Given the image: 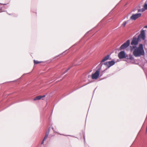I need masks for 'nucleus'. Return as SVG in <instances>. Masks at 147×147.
<instances>
[{
    "mask_svg": "<svg viewBox=\"0 0 147 147\" xmlns=\"http://www.w3.org/2000/svg\"><path fill=\"white\" fill-rule=\"evenodd\" d=\"M129 48L130 51L132 52L133 55L136 57H140L144 55V51L142 44H140L138 47L136 46H130Z\"/></svg>",
    "mask_w": 147,
    "mask_h": 147,
    "instance_id": "obj_1",
    "label": "nucleus"
},
{
    "mask_svg": "<svg viewBox=\"0 0 147 147\" xmlns=\"http://www.w3.org/2000/svg\"><path fill=\"white\" fill-rule=\"evenodd\" d=\"M145 38V31L144 30H142L138 38L140 41L141 40H144Z\"/></svg>",
    "mask_w": 147,
    "mask_h": 147,
    "instance_id": "obj_2",
    "label": "nucleus"
},
{
    "mask_svg": "<svg viewBox=\"0 0 147 147\" xmlns=\"http://www.w3.org/2000/svg\"><path fill=\"white\" fill-rule=\"evenodd\" d=\"M130 42V40H127L121 46L120 48V50H122L127 48L129 45Z\"/></svg>",
    "mask_w": 147,
    "mask_h": 147,
    "instance_id": "obj_3",
    "label": "nucleus"
},
{
    "mask_svg": "<svg viewBox=\"0 0 147 147\" xmlns=\"http://www.w3.org/2000/svg\"><path fill=\"white\" fill-rule=\"evenodd\" d=\"M99 75L100 71L97 70L94 73L92 74L91 78L93 80H97L99 77Z\"/></svg>",
    "mask_w": 147,
    "mask_h": 147,
    "instance_id": "obj_4",
    "label": "nucleus"
},
{
    "mask_svg": "<svg viewBox=\"0 0 147 147\" xmlns=\"http://www.w3.org/2000/svg\"><path fill=\"white\" fill-rule=\"evenodd\" d=\"M140 40L138 38L135 37H133V39L131 42V45H134V46H136L138 44V42Z\"/></svg>",
    "mask_w": 147,
    "mask_h": 147,
    "instance_id": "obj_5",
    "label": "nucleus"
},
{
    "mask_svg": "<svg viewBox=\"0 0 147 147\" xmlns=\"http://www.w3.org/2000/svg\"><path fill=\"white\" fill-rule=\"evenodd\" d=\"M141 14L140 13L133 14L130 18V19L132 20H135L141 16Z\"/></svg>",
    "mask_w": 147,
    "mask_h": 147,
    "instance_id": "obj_6",
    "label": "nucleus"
},
{
    "mask_svg": "<svg viewBox=\"0 0 147 147\" xmlns=\"http://www.w3.org/2000/svg\"><path fill=\"white\" fill-rule=\"evenodd\" d=\"M115 63V62L113 61H111L109 62L105 63L104 64L106 65L108 68L114 65Z\"/></svg>",
    "mask_w": 147,
    "mask_h": 147,
    "instance_id": "obj_7",
    "label": "nucleus"
},
{
    "mask_svg": "<svg viewBox=\"0 0 147 147\" xmlns=\"http://www.w3.org/2000/svg\"><path fill=\"white\" fill-rule=\"evenodd\" d=\"M125 53L124 51H120L118 54V56L120 59H122L124 58Z\"/></svg>",
    "mask_w": 147,
    "mask_h": 147,
    "instance_id": "obj_8",
    "label": "nucleus"
},
{
    "mask_svg": "<svg viewBox=\"0 0 147 147\" xmlns=\"http://www.w3.org/2000/svg\"><path fill=\"white\" fill-rule=\"evenodd\" d=\"M146 9H147V4L146 2H145L144 5V8L141 9H138V12H143Z\"/></svg>",
    "mask_w": 147,
    "mask_h": 147,
    "instance_id": "obj_9",
    "label": "nucleus"
},
{
    "mask_svg": "<svg viewBox=\"0 0 147 147\" xmlns=\"http://www.w3.org/2000/svg\"><path fill=\"white\" fill-rule=\"evenodd\" d=\"M45 95H44L43 96H37L35 97L33 99L34 100H40L42 98L45 97Z\"/></svg>",
    "mask_w": 147,
    "mask_h": 147,
    "instance_id": "obj_10",
    "label": "nucleus"
},
{
    "mask_svg": "<svg viewBox=\"0 0 147 147\" xmlns=\"http://www.w3.org/2000/svg\"><path fill=\"white\" fill-rule=\"evenodd\" d=\"M109 55H107L102 59V60L101 61V63H102L105 61L109 59Z\"/></svg>",
    "mask_w": 147,
    "mask_h": 147,
    "instance_id": "obj_11",
    "label": "nucleus"
},
{
    "mask_svg": "<svg viewBox=\"0 0 147 147\" xmlns=\"http://www.w3.org/2000/svg\"><path fill=\"white\" fill-rule=\"evenodd\" d=\"M49 131L48 132H47L46 133V134H45V136L43 140L42 141V142L41 143V144H43V143H44V142L45 140L47 138V137H48V136L49 134Z\"/></svg>",
    "mask_w": 147,
    "mask_h": 147,
    "instance_id": "obj_12",
    "label": "nucleus"
},
{
    "mask_svg": "<svg viewBox=\"0 0 147 147\" xmlns=\"http://www.w3.org/2000/svg\"><path fill=\"white\" fill-rule=\"evenodd\" d=\"M42 62V61H38L36 60H34V63L35 65L37 64Z\"/></svg>",
    "mask_w": 147,
    "mask_h": 147,
    "instance_id": "obj_13",
    "label": "nucleus"
},
{
    "mask_svg": "<svg viewBox=\"0 0 147 147\" xmlns=\"http://www.w3.org/2000/svg\"><path fill=\"white\" fill-rule=\"evenodd\" d=\"M134 59V58L133 57V56L131 54L129 55V59H130V60H133Z\"/></svg>",
    "mask_w": 147,
    "mask_h": 147,
    "instance_id": "obj_14",
    "label": "nucleus"
},
{
    "mask_svg": "<svg viewBox=\"0 0 147 147\" xmlns=\"http://www.w3.org/2000/svg\"><path fill=\"white\" fill-rule=\"evenodd\" d=\"M127 23V22L126 21H125L123 22V24L121 25V26L123 27H124L126 24Z\"/></svg>",
    "mask_w": 147,
    "mask_h": 147,
    "instance_id": "obj_15",
    "label": "nucleus"
},
{
    "mask_svg": "<svg viewBox=\"0 0 147 147\" xmlns=\"http://www.w3.org/2000/svg\"><path fill=\"white\" fill-rule=\"evenodd\" d=\"M129 55H125V57H124V58H126L127 59H129Z\"/></svg>",
    "mask_w": 147,
    "mask_h": 147,
    "instance_id": "obj_16",
    "label": "nucleus"
},
{
    "mask_svg": "<svg viewBox=\"0 0 147 147\" xmlns=\"http://www.w3.org/2000/svg\"><path fill=\"white\" fill-rule=\"evenodd\" d=\"M70 68V67L68 68L65 71V73L67 72V71Z\"/></svg>",
    "mask_w": 147,
    "mask_h": 147,
    "instance_id": "obj_17",
    "label": "nucleus"
},
{
    "mask_svg": "<svg viewBox=\"0 0 147 147\" xmlns=\"http://www.w3.org/2000/svg\"><path fill=\"white\" fill-rule=\"evenodd\" d=\"M145 28H147V26H146L144 27Z\"/></svg>",
    "mask_w": 147,
    "mask_h": 147,
    "instance_id": "obj_18",
    "label": "nucleus"
},
{
    "mask_svg": "<svg viewBox=\"0 0 147 147\" xmlns=\"http://www.w3.org/2000/svg\"><path fill=\"white\" fill-rule=\"evenodd\" d=\"M7 13L8 15H11V14L8 13Z\"/></svg>",
    "mask_w": 147,
    "mask_h": 147,
    "instance_id": "obj_19",
    "label": "nucleus"
},
{
    "mask_svg": "<svg viewBox=\"0 0 147 147\" xmlns=\"http://www.w3.org/2000/svg\"><path fill=\"white\" fill-rule=\"evenodd\" d=\"M146 131H147V127H146Z\"/></svg>",
    "mask_w": 147,
    "mask_h": 147,
    "instance_id": "obj_20",
    "label": "nucleus"
}]
</instances>
